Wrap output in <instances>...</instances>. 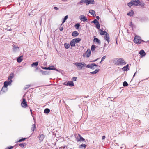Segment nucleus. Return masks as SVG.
Here are the masks:
<instances>
[{
  "label": "nucleus",
  "mask_w": 149,
  "mask_h": 149,
  "mask_svg": "<svg viewBox=\"0 0 149 149\" xmlns=\"http://www.w3.org/2000/svg\"><path fill=\"white\" fill-rule=\"evenodd\" d=\"M133 41L136 44H140L142 42H143V41L141 39V38L139 36L136 35L135 36Z\"/></svg>",
  "instance_id": "1"
},
{
  "label": "nucleus",
  "mask_w": 149,
  "mask_h": 149,
  "mask_svg": "<svg viewBox=\"0 0 149 149\" xmlns=\"http://www.w3.org/2000/svg\"><path fill=\"white\" fill-rule=\"evenodd\" d=\"M75 65L77 67L78 69H84L86 66V65L84 63H82L76 62L75 63Z\"/></svg>",
  "instance_id": "2"
},
{
  "label": "nucleus",
  "mask_w": 149,
  "mask_h": 149,
  "mask_svg": "<svg viewBox=\"0 0 149 149\" xmlns=\"http://www.w3.org/2000/svg\"><path fill=\"white\" fill-rule=\"evenodd\" d=\"M91 54V51L90 49H88L87 51L86 52L85 54H84L83 56L84 57H86L87 58L89 57Z\"/></svg>",
  "instance_id": "3"
},
{
  "label": "nucleus",
  "mask_w": 149,
  "mask_h": 149,
  "mask_svg": "<svg viewBox=\"0 0 149 149\" xmlns=\"http://www.w3.org/2000/svg\"><path fill=\"white\" fill-rule=\"evenodd\" d=\"M21 106L24 108H26L28 106L27 103L26 102V99L24 98L23 99V101L21 103Z\"/></svg>",
  "instance_id": "4"
},
{
  "label": "nucleus",
  "mask_w": 149,
  "mask_h": 149,
  "mask_svg": "<svg viewBox=\"0 0 149 149\" xmlns=\"http://www.w3.org/2000/svg\"><path fill=\"white\" fill-rule=\"evenodd\" d=\"M78 136L77 137L76 139L78 142L79 141H85V139L83 138L81 135L79 134H78Z\"/></svg>",
  "instance_id": "5"
},
{
  "label": "nucleus",
  "mask_w": 149,
  "mask_h": 149,
  "mask_svg": "<svg viewBox=\"0 0 149 149\" xmlns=\"http://www.w3.org/2000/svg\"><path fill=\"white\" fill-rule=\"evenodd\" d=\"M117 62L118 64L124 65L126 63L123 59L120 58L118 59Z\"/></svg>",
  "instance_id": "6"
},
{
  "label": "nucleus",
  "mask_w": 149,
  "mask_h": 149,
  "mask_svg": "<svg viewBox=\"0 0 149 149\" xmlns=\"http://www.w3.org/2000/svg\"><path fill=\"white\" fill-rule=\"evenodd\" d=\"M104 39L106 40L107 41L108 43H109L110 42L109 36V34L108 33H106V34H105L104 37Z\"/></svg>",
  "instance_id": "7"
},
{
  "label": "nucleus",
  "mask_w": 149,
  "mask_h": 149,
  "mask_svg": "<svg viewBox=\"0 0 149 149\" xmlns=\"http://www.w3.org/2000/svg\"><path fill=\"white\" fill-rule=\"evenodd\" d=\"M88 2V0H81L79 2V4L82 5L83 3H86V5H88L89 4Z\"/></svg>",
  "instance_id": "8"
},
{
  "label": "nucleus",
  "mask_w": 149,
  "mask_h": 149,
  "mask_svg": "<svg viewBox=\"0 0 149 149\" xmlns=\"http://www.w3.org/2000/svg\"><path fill=\"white\" fill-rule=\"evenodd\" d=\"M11 83V81H7L4 82V86L5 87H7V86L10 84Z\"/></svg>",
  "instance_id": "9"
},
{
  "label": "nucleus",
  "mask_w": 149,
  "mask_h": 149,
  "mask_svg": "<svg viewBox=\"0 0 149 149\" xmlns=\"http://www.w3.org/2000/svg\"><path fill=\"white\" fill-rule=\"evenodd\" d=\"M80 19L81 21H83V22L87 21L88 20L86 17L83 15H81L80 16Z\"/></svg>",
  "instance_id": "10"
},
{
  "label": "nucleus",
  "mask_w": 149,
  "mask_h": 149,
  "mask_svg": "<svg viewBox=\"0 0 149 149\" xmlns=\"http://www.w3.org/2000/svg\"><path fill=\"white\" fill-rule=\"evenodd\" d=\"M97 66V65H96L95 64H88V65L86 67L90 68L91 69H93L94 68V66Z\"/></svg>",
  "instance_id": "11"
},
{
  "label": "nucleus",
  "mask_w": 149,
  "mask_h": 149,
  "mask_svg": "<svg viewBox=\"0 0 149 149\" xmlns=\"http://www.w3.org/2000/svg\"><path fill=\"white\" fill-rule=\"evenodd\" d=\"M44 137H45V136L43 134H42L38 136V138H39V140L40 141V142H41L43 141V140L44 139Z\"/></svg>",
  "instance_id": "12"
},
{
  "label": "nucleus",
  "mask_w": 149,
  "mask_h": 149,
  "mask_svg": "<svg viewBox=\"0 0 149 149\" xmlns=\"http://www.w3.org/2000/svg\"><path fill=\"white\" fill-rule=\"evenodd\" d=\"M139 54H140L142 57L144 56L146 54V53L143 50H141L139 52Z\"/></svg>",
  "instance_id": "13"
},
{
  "label": "nucleus",
  "mask_w": 149,
  "mask_h": 149,
  "mask_svg": "<svg viewBox=\"0 0 149 149\" xmlns=\"http://www.w3.org/2000/svg\"><path fill=\"white\" fill-rule=\"evenodd\" d=\"M133 5L135 6H138L139 3V0H132Z\"/></svg>",
  "instance_id": "14"
},
{
  "label": "nucleus",
  "mask_w": 149,
  "mask_h": 149,
  "mask_svg": "<svg viewBox=\"0 0 149 149\" xmlns=\"http://www.w3.org/2000/svg\"><path fill=\"white\" fill-rule=\"evenodd\" d=\"M75 42L74 40L72 39L70 42V45L71 47H74L75 46Z\"/></svg>",
  "instance_id": "15"
},
{
  "label": "nucleus",
  "mask_w": 149,
  "mask_h": 149,
  "mask_svg": "<svg viewBox=\"0 0 149 149\" xmlns=\"http://www.w3.org/2000/svg\"><path fill=\"white\" fill-rule=\"evenodd\" d=\"M23 56L18 57L17 59V61L18 63H20L23 60Z\"/></svg>",
  "instance_id": "16"
},
{
  "label": "nucleus",
  "mask_w": 149,
  "mask_h": 149,
  "mask_svg": "<svg viewBox=\"0 0 149 149\" xmlns=\"http://www.w3.org/2000/svg\"><path fill=\"white\" fill-rule=\"evenodd\" d=\"M14 74L13 73H11L9 77H8V81H11V82H12V79L13 77Z\"/></svg>",
  "instance_id": "17"
},
{
  "label": "nucleus",
  "mask_w": 149,
  "mask_h": 149,
  "mask_svg": "<svg viewBox=\"0 0 149 149\" xmlns=\"http://www.w3.org/2000/svg\"><path fill=\"white\" fill-rule=\"evenodd\" d=\"M79 35V33L77 31H75L73 32L72 34V35L73 36L76 37L77 36Z\"/></svg>",
  "instance_id": "18"
},
{
  "label": "nucleus",
  "mask_w": 149,
  "mask_h": 149,
  "mask_svg": "<svg viewBox=\"0 0 149 149\" xmlns=\"http://www.w3.org/2000/svg\"><path fill=\"white\" fill-rule=\"evenodd\" d=\"M106 33H107L104 31H103V30L100 29L99 30V33L100 35H105L106 34Z\"/></svg>",
  "instance_id": "19"
},
{
  "label": "nucleus",
  "mask_w": 149,
  "mask_h": 149,
  "mask_svg": "<svg viewBox=\"0 0 149 149\" xmlns=\"http://www.w3.org/2000/svg\"><path fill=\"white\" fill-rule=\"evenodd\" d=\"M38 64V62H34L31 65V66L32 67H33L34 66L37 67Z\"/></svg>",
  "instance_id": "20"
},
{
  "label": "nucleus",
  "mask_w": 149,
  "mask_h": 149,
  "mask_svg": "<svg viewBox=\"0 0 149 149\" xmlns=\"http://www.w3.org/2000/svg\"><path fill=\"white\" fill-rule=\"evenodd\" d=\"M86 146H87L86 144H81L79 146V148L80 149H81L83 148H84V149H85Z\"/></svg>",
  "instance_id": "21"
},
{
  "label": "nucleus",
  "mask_w": 149,
  "mask_h": 149,
  "mask_svg": "<svg viewBox=\"0 0 149 149\" xmlns=\"http://www.w3.org/2000/svg\"><path fill=\"white\" fill-rule=\"evenodd\" d=\"M67 85H69L71 86H74V83L72 81H68L67 82Z\"/></svg>",
  "instance_id": "22"
},
{
  "label": "nucleus",
  "mask_w": 149,
  "mask_h": 149,
  "mask_svg": "<svg viewBox=\"0 0 149 149\" xmlns=\"http://www.w3.org/2000/svg\"><path fill=\"white\" fill-rule=\"evenodd\" d=\"M89 13L92 15L94 16V15L95 16V11L93 10H91L89 11Z\"/></svg>",
  "instance_id": "23"
},
{
  "label": "nucleus",
  "mask_w": 149,
  "mask_h": 149,
  "mask_svg": "<svg viewBox=\"0 0 149 149\" xmlns=\"http://www.w3.org/2000/svg\"><path fill=\"white\" fill-rule=\"evenodd\" d=\"M75 43H79L81 40V39L79 38H77L73 39Z\"/></svg>",
  "instance_id": "24"
},
{
  "label": "nucleus",
  "mask_w": 149,
  "mask_h": 149,
  "mask_svg": "<svg viewBox=\"0 0 149 149\" xmlns=\"http://www.w3.org/2000/svg\"><path fill=\"white\" fill-rule=\"evenodd\" d=\"M94 42H95L97 43L100 44V40L97 38H95L93 40Z\"/></svg>",
  "instance_id": "25"
},
{
  "label": "nucleus",
  "mask_w": 149,
  "mask_h": 149,
  "mask_svg": "<svg viewBox=\"0 0 149 149\" xmlns=\"http://www.w3.org/2000/svg\"><path fill=\"white\" fill-rule=\"evenodd\" d=\"M99 71V70L98 69H96L95 71L90 72V73L91 74H95L98 72Z\"/></svg>",
  "instance_id": "26"
},
{
  "label": "nucleus",
  "mask_w": 149,
  "mask_h": 149,
  "mask_svg": "<svg viewBox=\"0 0 149 149\" xmlns=\"http://www.w3.org/2000/svg\"><path fill=\"white\" fill-rule=\"evenodd\" d=\"M50 112V110L48 108L45 109L44 111V113H48Z\"/></svg>",
  "instance_id": "27"
},
{
  "label": "nucleus",
  "mask_w": 149,
  "mask_h": 149,
  "mask_svg": "<svg viewBox=\"0 0 149 149\" xmlns=\"http://www.w3.org/2000/svg\"><path fill=\"white\" fill-rule=\"evenodd\" d=\"M26 138H22V139H20L17 142H20L22 141H24L26 139Z\"/></svg>",
  "instance_id": "28"
},
{
  "label": "nucleus",
  "mask_w": 149,
  "mask_h": 149,
  "mask_svg": "<svg viewBox=\"0 0 149 149\" xmlns=\"http://www.w3.org/2000/svg\"><path fill=\"white\" fill-rule=\"evenodd\" d=\"M127 4L130 7H131L132 6L134 5L132 0L130 2L128 3Z\"/></svg>",
  "instance_id": "29"
},
{
  "label": "nucleus",
  "mask_w": 149,
  "mask_h": 149,
  "mask_svg": "<svg viewBox=\"0 0 149 149\" xmlns=\"http://www.w3.org/2000/svg\"><path fill=\"white\" fill-rule=\"evenodd\" d=\"M134 14V12L132 10H131L129 12V13L127 14L128 15H130V16H132Z\"/></svg>",
  "instance_id": "30"
},
{
  "label": "nucleus",
  "mask_w": 149,
  "mask_h": 149,
  "mask_svg": "<svg viewBox=\"0 0 149 149\" xmlns=\"http://www.w3.org/2000/svg\"><path fill=\"white\" fill-rule=\"evenodd\" d=\"M88 3H89V4H93L95 2L94 0H88Z\"/></svg>",
  "instance_id": "31"
},
{
  "label": "nucleus",
  "mask_w": 149,
  "mask_h": 149,
  "mask_svg": "<svg viewBox=\"0 0 149 149\" xmlns=\"http://www.w3.org/2000/svg\"><path fill=\"white\" fill-rule=\"evenodd\" d=\"M64 46H65V47L66 49H68L70 47V44H69L65 43L64 44Z\"/></svg>",
  "instance_id": "32"
},
{
  "label": "nucleus",
  "mask_w": 149,
  "mask_h": 149,
  "mask_svg": "<svg viewBox=\"0 0 149 149\" xmlns=\"http://www.w3.org/2000/svg\"><path fill=\"white\" fill-rule=\"evenodd\" d=\"M139 5L141 6V7H143L145 6V4L144 3L141 2L139 1Z\"/></svg>",
  "instance_id": "33"
},
{
  "label": "nucleus",
  "mask_w": 149,
  "mask_h": 149,
  "mask_svg": "<svg viewBox=\"0 0 149 149\" xmlns=\"http://www.w3.org/2000/svg\"><path fill=\"white\" fill-rule=\"evenodd\" d=\"M96 48L95 46L94 45H92L91 46V50L92 52L94 51Z\"/></svg>",
  "instance_id": "34"
},
{
  "label": "nucleus",
  "mask_w": 149,
  "mask_h": 149,
  "mask_svg": "<svg viewBox=\"0 0 149 149\" xmlns=\"http://www.w3.org/2000/svg\"><path fill=\"white\" fill-rule=\"evenodd\" d=\"M19 145L22 148H23L26 145V144L25 143H20L19 144Z\"/></svg>",
  "instance_id": "35"
},
{
  "label": "nucleus",
  "mask_w": 149,
  "mask_h": 149,
  "mask_svg": "<svg viewBox=\"0 0 149 149\" xmlns=\"http://www.w3.org/2000/svg\"><path fill=\"white\" fill-rule=\"evenodd\" d=\"M80 25L79 24L77 23L75 25V27L77 29H78L79 28V27Z\"/></svg>",
  "instance_id": "36"
},
{
  "label": "nucleus",
  "mask_w": 149,
  "mask_h": 149,
  "mask_svg": "<svg viewBox=\"0 0 149 149\" xmlns=\"http://www.w3.org/2000/svg\"><path fill=\"white\" fill-rule=\"evenodd\" d=\"M128 65L127 64L126 66H124L123 68L124 69V70H127L128 69Z\"/></svg>",
  "instance_id": "37"
},
{
  "label": "nucleus",
  "mask_w": 149,
  "mask_h": 149,
  "mask_svg": "<svg viewBox=\"0 0 149 149\" xmlns=\"http://www.w3.org/2000/svg\"><path fill=\"white\" fill-rule=\"evenodd\" d=\"M123 85L124 86H126L128 85V84L127 82L124 81L123 83Z\"/></svg>",
  "instance_id": "38"
},
{
  "label": "nucleus",
  "mask_w": 149,
  "mask_h": 149,
  "mask_svg": "<svg viewBox=\"0 0 149 149\" xmlns=\"http://www.w3.org/2000/svg\"><path fill=\"white\" fill-rule=\"evenodd\" d=\"M32 126H33V127L32 128L31 130H32L33 132L34 131L36 127L35 125L34 124H33L32 125Z\"/></svg>",
  "instance_id": "39"
},
{
  "label": "nucleus",
  "mask_w": 149,
  "mask_h": 149,
  "mask_svg": "<svg viewBox=\"0 0 149 149\" xmlns=\"http://www.w3.org/2000/svg\"><path fill=\"white\" fill-rule=\"evenodd\" d=\"M68 17V16L67 15L64 18L63 21L62 22V24L67 19Z\"/></svg>",
  "instance_id": "40"
},
{
  "label": "nucleus",
  "mask_w": 149,
  "mask_h": 149,
  "mask_svg": "<svg viewBox=\"0 0 149 149\" xmlns=\"http://www.w3.org/2000/svg\"><path fill=\"white\" fill-rule=\"evenodd\" d=\"M92 22L95 23V24L99 23L98 21L95 19Z\"/></svg>",
  "instance_id": "41"
},
{
  "label": "nucleus",
  "mask_w": 149,
  "mask_h": 149,
  "mask_svg": "<svg viewBox=\"0 0 149 149\" xmlns=\"http://www.w3.org/2000/svg\"><path fill=\"white\" fill-rule=\"evenodd\" d=\"M95 25H96V27L97 29H100V25L99 23H97V24H95Z\"/></svg>",
  "instance_id": "42"
},
{
  "label": "nucleus",
  "mask_w": 149,
  "mask_h": 149,
  "mask_svg": "<svg viewBox=\"0 0 149 149\" xmlns=\"http://www.w3.org/2000/svg\"><path fill=\"white\" fill-rule=\"evenodd\" d=\"M106 58V56H104L102 58V59H101V61L100 62V63H101V62L104 60L105 58Z\"/></svg>",
  "instance_id": "43"
},
{
  "label": "nucleus",
  "mask_w": 149,
  "mask_h": 149,
  "mask_svg": "<svg viewBox=\"0 0 149 149\" xmlns=\"http://www.w3.org/2000/svg\"><path fill=\"white\" fill-rule=\"evenodd\" d=\"M77 78V77H74L72 78V80L74 81H76Z\"/></svg>",
  "instance_id": "44"
},
{
  "label": "nucleus",
  "mask_w": 149,
  "mask_h": 149,
  "mask_svg": "<svg viewBox=\"0 0 149 149\" xmlns=\"http://www.w3.org/2000/svg\"><path fill=\"white\" fill-rule=\"evenodd\" d=\"M50 67H49L47 68V70H55V69L54 68H50Z\"/></svg>",
  "instance_id": "45"
},
{
  "label": "nucleus",
  "mask_w": 149,
  "mask_h": 149,
  "mask_svg": "<svg viewBox=\"0 0 149 149\" xmlns=\"http://www.w3.org/2000/svg\"><path fill=\"white\" fill-rule=\"evenodd\" d=\"M17 48L19 49V47H17L15 45H14L13 46V48H14V49H16Z\"/></svg>",
  "instance_id": "46"
},
{
  "label": "nucleus",
  "mask_w": 149,
  "mask_h": 149,
  "mask_svg": "<svg viewBox=\"0 0 149 149\" xmlns=\"http://www.w3.org/2000/svg\"><path fill=\"white\" fill-rule=\"evenodd\" d=\"M105 136H102V140L105 139Z\"/></svg>",
  "instance_id": "47"
},
{
  "label": "nucleus",
  "mask_w": 149,
  "mask_h": 149,
  "mask_svg": "<svg viewBox=\"0 0 149 149\" xmlns=\"http://www.w3.org/2000/svg\"><path fill=\"white\" fill-rule=\"evenodd\" d=\"M42 68L43 69L47 70V67H42Z\"/></svg>",
  "instance_id": "48"
},
{
  "label": "nucleus",
  "mask_w": 149,
  "mask_h": 149,
  "mask_svg": "<svg viewBox=\"0 0 149 149\" xmlns=\"http://www.w3.org/2000/svg\"><path fill=\"white\" fill-rule=\"evenodd\" d=\"M54 8L56 10H58V8L56 7H54Z\"/></svg>",
  "instance_id": "49"
},
{
  "label": "nucleus",
  "mask_w": 149,
  "mask_h": 149,
  "mask_svg": "<svg viewBox=\"0 0 149 149\" xmlns=\"http://www.w3.org/2000/svg\"><path fill=\"white\" fill-rule=\"evenodd\" d=\"M99 59V58H98L95 60H93L92 61V62H94L96 61L97 60H98Z\"/></svg>",
  "instance_id": "50"
},
{
  "label": "nucleus",
  "mask_w": 149,
  "mask_h": 149,
  "mask_svg": "<svg viewBox=\"0 0 149 149\" xmlns=\"http://www.w3.org/2000/svg\"><path fill=\"white\" fill-rule=\"evenodd\" d=\"M96 17L97 19L99 20V19L100 18H99V16H96Z\"/></svg>",
  "instance_id": "51"
},
{
  "label": "nucleus",
  "mask_w": 149,
  "mask_h": 149,
  "mask_svg": "<svg viewBox=\"0 0 149 149\" xmlns=\"http://www.w3.org/2000/svg\"><path fill=\"white\" fill-rule=\"evenodd\" d=\"M63 27H61V28L60 29V30L61 31H62V30H63Z\"/></svg>",
  "instance_id": "52"
},
{
  "label": "nucleus",
  "mask_w": 149,
  "mask_h": 149,
  "mask_svg": "<svg viewBox=\"0 0 149 149\" xmlns=\"http://www.w3.org/2000/svg\"><path fill=\"white\" fill-rule=\"evenodd\" d=\"M50 68H53V67H54L53 66H50Z\"/></svg>",
  "instance_id": "53"
},
{
  "label": "nucleus",
  "mask_w": 149,
  "mask_h": 149,
  "mask_svg": "<svg viewBox=\"0 0 149 149\" xmlns=\"http://www.w3.org/2000/svg\"><path fill=\"white\" fill-rule=\"evenodd\" d=\"M136 72H135V73L134 74V75H133V77H134L135 76V74H136Z\"/></svg>",
  "instance_id": "54"
},
{
  "label": "nucleus",
  "mask_w": 149,
  "mask_h": 149,
  "mask_svg": "<svg viewBox=\"0 0 149 149\" xmlns=\"http://www.w3.org/2000/svg\"><path fill=\"white\" fill-rule=\"evenodd\" d=\"M62 0L63 1H67L68 0Z\"/></svg>",
  "instance_id": "55"
},
{
  "label": "nucleus",
  "mask_w": 149,
  "mask_h": 149,
  "mask_svg": "<svg viewBox=\"0 0 149 149\" xmlns=\"http://www.w3.org/2000/svg\"><path fill=\"white\" fill-rule=\"evenodd\" d=\"M3 87L2 88V89L1 91H2V90H3Z\"/></svg>",
  "instance_id": "56"
},
{
  "label": "nucleus",
  "mask_w": 149,
  "mask_h": 149,
  "mask_svg": "<svg viewBox=\"0 0 149 149\" xmlns=\"http://www.w3.org/2000/svg\"><path fill=\"white\" fill-rule=\"evenodd\" d=\"M31 111H31H32V110H30Z\"/></svg>",
  "instance_id": "57"
}]
</instances>
